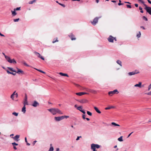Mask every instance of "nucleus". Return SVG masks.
Returning a JSON list of instances; mask_svg holds the SVG:
<instances>
[{
  "label": "nucleus",
  "mask_w": 151,
  "mask_h": 151,
  "mask_svg": "<svg viewBox=\"0 0 151 151\" xmlns=\"http://www.w3.org/2000/svg\"><path fill=\"white\" fill-rule=\"evenodd\" d=\"M47 110L50 111L53 115H55L57 114H63V112L58 109L52 108L48 109Z\"/></svg>",
  "instance_id": "1"
},
{
  "label": "nucleus",
  "mask_w": 151,
  "mask_h": 151,
  "mask_svg": "<svg viewBox=\"0 0 151 151\" xmlns=\"http://www.w3.org/2000/svg\"><path fill=\"white\" fill-rule=\"evenodd\" d=\"M16 68L17 69V71L14 70L13 68L10 67L8 68V69L11 71L14 72L19 74L21 73L22 74H24V72L23 70L17 68Z\"/></svg>",
  "instance_id": "2"
},
{
  "label": "nucleus",
  "mask_w": 151,
  "mask_h": 151,
  "mask_svg": "<svg viewBox=\"0 0 151 151\" xmlns=\"http://www.w3.org/2000/svg\"><path fill=\"white\" fill-rule=\"evenodd\" d=\"M100 147V146L98 144H92L91 145V149L93 151H97L96 148L98 149Z\"/></svg>",
  "instance_id": "3"
},
{
  "label": "nucleus",
  "mask_w": 151,
  "mask_h": 151,
  "mask_svg": "<svg viewBox=\"0 0 151 151\" xmlns=\"http://www.w3.org/2000/svg\"><path fill=\"white\" fill-rule=\"evenodd\" d=\"M118 93H119V92L118 90L117 89H115L113 91H109L108 92V94L109 96H111L113 95L115 93L117 94Z\"/></svg>",
  "instance_id": "4"
},
{
  "label": "nucleus",
  "mask_w": 151,
  "mask_h": 151,
  "mask_svg": "<svg viewBox=\"0 0 151 151\" xmlns=\"http://www.w3.org/2000/svg\"><path fill=\"white\" fill-rule=\"evenodd\" d=\"M145 9L147 12L151 15V7H148L146 5L145 6Z\"/></svg>",
  "instance_id": "5"
},
{
  "label": "nucleus",
  "mask_w": 151,
  "mask_h": 151,
  "mask_svg": "<svg viewBox=\"0 0 151 151\" xmlns=\"http://www.w3.org/2000/svg\"><path fill=\"white\" fill-rule=\"evenodd\" d=\"M115 40V41H116V40L115 38H114L112 36L110 35L109 38H108V40L109 42H114V40Z\"/></svg>",
  "instance_id": "6"
},
{
  "label": "nucleus",
  "mask_w": 151,
  "mask_h": 151,
  "mask_svg": "<svg viewBox=\"0 0 151 151\" xmlns=\"http://www.w3.org/2000/svg\"><path fill=\"white\" fill-rule=\"evenodd\" d=\"M139 73V71L137 70H135L134 71L129 72L128 73L129 76H131L133 75H135V74H137Z\"/></svg>",
  "instance_id": "7"
},
{
  "label": "nucleus",
  "mask_w": 151,
  "mask_h": 151,
  "mask_svg": "<svg viewBox=\"0 0 151 151\" xmlns=\"http://www.w3.org/2000/svg\"><path fill=\"white\" fill-rule=\"evenodd\" d=\"M99 18L98 17L95 18L93 20V21L91 22L92 24L94 25H95L98 22Z\"/></svg>",
  "instance_id": "8"
},
{
  "label": "nucleus",
  "mask_w": 151,
  "mask_h": 151,
  "mask_svg": "<svg viewBox=\"0 0 151 151\" xmlns=\"http://www.w3.org/2000/svg\"><path fill=\"white\" fill-rule=\"evenodd\" d=\"M63 116H61L55 117L54 118L55 119L56 121H59L63 119Z\"/></svg>",
  "instance_id": "9"
},
{
  "label": "nucleus",
  "mask_w": 151,
  "mask_h": 151,
  "mask_svg": "<svg viewBox=\"0 0 151 151\" xmlns=\"http://www.w3.org/2000/svg\"><path fill=\"white\" fill-rule=\"evenodd\" d=\"M34 53L38 58H40L43 60H44V58L42 57L39 53L36 52H34Z\"/></svg>",
  "instance_id": "10"
},
{
  "label": "nucleus",
  "mask_w": 151,
  "mask_h": 151,
  "mask_svg": "<svg viewBox=\"0 0 151 151\" xmlns=\"http://www.w3.org/2000/svg\"><path fill=\"white\" fill-rule=\"evenodd\" d=\"M78 101L82 104H85L88 102L87 100L85 99L78 100Z\"/></svg>",
  "instance_id": "11"
},
{
  "label": "nucleus",
  "mask_w": 151,
  "mask_h": 151,
  "mask_svg": "<svg viewBox=\"0 0 151 151\" xmlns=\"http://www.w3.org/2000/svg\"><path fill=\"white\" fill-rule=\"evenodd\" d=\"M32 105L34 107H36L39 106V104L37 102L35 101H34L32 103Z\"/></svg>",
  "instance_id": "12"
},
{
  "label": "nucleus",
  "mask_w": 151,
  "mask_h": 151,
  "mask_svg": "<svg viewBox=\"0 0 151 151\" xmlns=\"http://www.w3.org/2000/svg\"><path fill=\"white\" fill-rule=\"evenodd\" d=\"M19 135H17L14 137H13L12 138L16 141H18L19 140Z\"/></svg>",
  "instance_id": "13"
},
{
  "label": "nucleus",
  "mask_w": 151,
  "mask_h": 151,
  "mask_svg": "<svg viewBox=\"0 0 151 151\" xmlns=\"http://www.w3.org/2000/svg\"><path fill=\"white\" fill-rule=\"evenodd\" d=\"M27 99V96L26 94H25V98L24 99V105H25L28 104Z\"/></svg>",
  "instance_id": "14"
},
{
  "label": "nucleus",
  "mask_w": 151,
  "mask_h": 151,
  "mask_svg": "<svg viewBox=\"0 0 151 151\" xmlns=\"http://www.w3.org/2000/svg\"><path fill=\"white\" fill-rule=\"evenodd\" d=\"M76 94L77 95L79 96H81L83 95L87 94V93H86L84 92H79V93H77Z\"/></svg>",
  "instance_id": "15"
},
{
  "label": "nucleus",
  "mask_w": 151,
  "mask_h": 151,
  "mask_svg": "<svg viewBox=\"0 0 151 151\" xmlns=\"http://www.w3.org/2000/svg\"><path fill=\"white\" fill-rule=\"evenodd\" d=\"M86 91L88 92H90L92 93H96V91L87 88Z\"/></svg>",
  "instance_id": "16"
},
{
  "label": "nucleus",
  "mask_w": 151,
  "mask_h": 151,
  "mask_svg": "<svg viewBox=\"0 0 151 151\" xmlns=\"http://www.w3.org/2000/svg\"><path fill=\"white\" fill-rule=\"evenodd\" d=\"M141 85L142 83L141 82H139L138 84H137L134 85V86L135 87H138L140 88H141L142 87Z\"/></svg>",
  "instance_id": "17"
},
{
  "label": "nucleus",
  "mask_w": 151,
  "mask_h": 151,
  "mask_svg": "<svg viewBox=\"0 0 151 151\" xmlns=\"http://www.w3.org/2000/svg\"><path fill=\"white\" fill-rule=\"evenodd\" d=\"M69 36L72 40H75L76 39V38L74 37V35L72 34H71Z\"/></svg>",
  "instance_id": "18"
},
{
  "label": "nucleus",
  "mask_w": 151,
  "mask_h": 151,
  "mask_svg": "<svg viewBox=\"0 0 151 151\" xmlns=\"http://www.w3.org/2000/svg\"><path fill=\"white\" fill-rule=\"evenodd\" d=\"M5 58L7 60V61L9 63L11 60V59H10V58L8 56L5 55Z\"/></svg>",
  "instance_id": "19"
},
{
  "label": "nucleus",
  "mask_w": 151,
  "mask_h": 151,
  "mask_svg": "<svg viewBox=\"0 0 151 151\" xmlns=\"http://www.w3.org/2000/svg\"><path fill=\"white\" fill-rule=\"evenodd\" d=\"M94 108L97 112L99 114L101 113V111H99V110L98 109L97 107H96V106H94Z\"/></svg>",
  "instance_id": "20"
},
{
  "label": "nucleus",
  "mask_w": 151,
  "mask_h": 151,
  "mask_svg": "<svg viewBox=\"0 0 151 151\" xmlns=\"http://www.w3.org/2000/svg\"><path fill=\"white\" fill-rule=\"evenodd\" d=\"M12 15L13 16H15L17 14V13L16 12V10L14 9V11H11Z\"/></svg>",
  "instance_id": "21"
},
{
  "label": "nucleus",
  "mask_w": 151,
  "mask_h": 151,
  "mask_svg": "<svg viewBox=\"0 0 151 151\" xmlns=\"http://www.w3.org/2000/svg\"><path fill=\"white\" fill-rule=\"evenodd\" d=\"M59 74L60 75L63 76H66L67 77H69L68 75V74H67L64 73H60Z\"/></svg>",
  "instance_id": "22"
},
{
  "label": "nucleus",
  "mask_w": 151,
  "mask_h": 151,
  "mask_svg": "<svg viewBox=\"0 0 151 151\" xmlns=\"http://www.w3.org/2000/svg\"><path fill=\"white\" fill-rule=\"evenodd\" d=\"M9 63H13L14 64H16L17 63L15 60L13 59H11Z\"/></svg>",
  "instance_id": "23"
},
{
  "label": "nucleus",
  "mask_w": 151,
  "mask_h": 151,
  "mask_svg": "<svg viewBox=\"0 0 151 151\" xmlns=\"http://www.w3.org/2000/svg\"><path fill=\"white\" fill-rule=\"evenodd\" d=\"M26 107L25 105H24V106L23 107L22 109V111L24 113H25L26 112Z\"/></svg>",
  "instance_id": "24"
},
{
  "label": "nucleus",
  "mask_w": 151,
  "mask_h": 151,
  "mask_svg": "<svg viewBox=\"0 0 151 151\" xmlns=\"http://www.w3.org/2000/svg\"><path fill=\"white\" fill-rule=\"evenodd\" d=\"M111 124L112 125H114L115 126H118V127L120 126V125L119 124H117L116 123L114 122H112Z\"/></svg>",
  "instance_id": "25"
},
{
  "label": "nucleus",
  "mask_w": 151,
  "mask_h": 151,
  "mask_svg": "<svg viewBox=\"0 0 151 151\" xmlns=\"http://www.w3.org/2000/svg\"><path fill=\"white\" fill-rule=\"evenodd\" d=\"M114 108V107L113 106H109L108 107H106L105 108V109L106 110H108L109 109L112 108Z\"/></svg>",
  "instance_id": "26"
},
{
  "label": "nucleus",
  "mask_w": 151,
  "mask_h": 151,
  "mask_svg": "<svg viewBox=\"0 0 151 151\" xmlns=\"http://www.w3.org/2000/svg\"><path fill=\"white\" fill-rule=\"evenodd\" d=\"M52 144H50V147L48 151H53L54 149L53 147L52 146Z\"/></svg>",
  "instance_id": "27"
},
{
  "label": "nucleus",
  "mask_w": 151,
  "mask_h": 151,
  "mask_svg": "<svg viewBox=\"0 0 151 151\" xmlns=\"http://www.w3.org/2000/svg\"><path fill=\"white\" fill-rule=\"evenodd\" d=\"M118 140L120 142L123 141V140L122 139V136H121L120 137L118 138Z\"/></svg>",
  "instance_id": "28"
},
{
  "label": "nucleus",
  "mask_w": 151,
  "mask_h": 151,
  "mask_svg": "<svg viewBox=\"0 0 151 151\" xmlns=\"http://www.w3.org/2000/svg\"><path fill=\"white\" fill-rule=\"evenodd\" d=\"M116 63L119 65L121 66H122V62L119 60H117L116 61Z\"/></svg>",
  "instance_id": "29"
},
{
  "label": "nucleus",
  "mask_w": 151,
  "mask_h": 151,
  "mask_svg": "<svg viewBox=\"0 0 151 151\" xmlns=\"http://www.w3.org/2000/svg\"><path fill=\"white\" fill-rule=\"evenodd\" d=\"M36 0H34L32 1H30L29 2V4H32L36 2Z\"/></svg>",
  "instance_id": "30"
},
{
  "label": "nucleus",
  "mask_w": 151,
  "mask_h": 151,
  "mask_svg": "<svg viewBox=\"0 0 151 151\" xmlns=\"http://www.w3.org/2000/svg\"><path fill=\"white\" fill-rule=\"evenodd\" d=\"M138 0V1L142 3L145 6L146 5L145 4L144 1H143L142 0Z\"/></svg>",
  "instance_id": "31"
},
{
  "label": "nucleus",
  "mask_w": 151,
  "mask_h": 151,
  "mask_svg": "<svg viewBox=\"0 0 151 151\" xmlns=\"http://www.w3.org/2000/svg\"><path fill=\"white\" fill-rule=\"evenodd\" d=\"M35 69H36V70H37V71L41 72V73H44V74H45V73L44 72V71H42V70H39V69H36V68H35Z\"/></svg>",
  "instance_id": "32"
},
{
  "label": "nucleus",
  "mask_w": 151,
  "mask_h": 151,
  "mask_svg": "<svg viewBox=\"0 0 151 151\" xmlns=\"http://www.w3.org/2000/svg\"><path fill=\"white\" fill-rule=\"evenodd\" d=\"M77 109L80 111L82 109V106H79L78 107Z\"/></svg>",
  "instance_id": "33"
},
{
  "label": "nucleus",
  "mask_w": 151,
  "mask_h": 151,
  "mask_svg": "<svg viewBox=\"0 0 151 151\" xmlns=\"http://www.w3.org/2000/svg\"><path fill=\"white\" fill-rule=\"evenodd\" d=\"M119 3L118 4V5L119 6H120L121 5H124V4L123 3H121V0H119Z\"/></svg>",
  "instance_id": "34"
},
{
  "label": "nucleus",
  "mask_w": 151,
  "mask_h": 151,
  "mask_svg": "<svg viewBox=\"0 0 151 151\" xmlns=\"http://www.w3.org/2000/svg\"><path fill=\"white\" fill-rule=\"evenodd\" d=\"M87 114L89 116H91L92 115L91 113L88 111H87Z\"/></svg>",
  "instance_id": "35"
},
{
  "label": "nucleus",
  "mask_w": 151,
  "mask_h": 151,
  "mask_svg": "<svg viewBox=\"0 0 151 151\" xmlns=\"http://www.w3.org/2000/svg\"><path fill=\"white\" fill-rule=\"evenodd\" d=\"M139 9L140 10V12L142 13H143V11L142 10V8L140 7L139 6Z\"/></svg>",
  "instance_id": "36"
},
{
  "label": "nucleus",
  "mask_w": 151,
  "mask_h": 151,
  "mask_svg": "<svg viewBox=\"0 0 151 151\" xmlns=\"http://www.w3.org/2000/svg\"><path fill=\"white\" fill-rule=\"evenodd\" d=\"M12 114L16 116H17L18 115V113L15 112H13Z\"/></svg>",
  "instance_id": "37"
},
{
  "label": "nucleus",
  "mask_w": 151,
  "mask_h": 151,
  "mask_svg": "<svg viewBox=\"0 0 151 151\" xmlns=\"http://www.w3.org/2000/svg\"><path fill=\"white\" fill-rule=\"evenodd\" d=\"M141 35V34L140 32H139V33L137 35V36L138 37V38H139L140 37Z\"/></svg>",
  "instance_id": "38"
},
{
  "label": "nucleus",
  "mask_w": 151,
  "mask_h": 151,
  "mask_svg": "<svg viewBox=\"0 0 151 151\" xmlns=\"http://www.w3.org/2000/svg\"><path fill=\"white\" fill-rule=\"evenodd\" d=\"M63 119L65 118L66 119H67L69 117V116H63Z\"/></svg>",
  "instance_id": "39"
},
{
  "label": "nucleus",
  "mask_w": 151,
  "mask_h": 151,
  "mask_svg": "<svg viewBox=\"0 0 151 151\" xmlns=\"http://www.w3.org/2000/svg\"><path fill=\"white\" fill-rule=\"evenodd\" d=\"M19 18L14 19V22H18L19 21Z\"/></svg>",
  "instance_id": "40"
},
{
  "label": "nucleus",
  "mask_w": 151,
  "mask_h": 151,
  "mask_svg": "<svg viewBox=\"0 0 151 151\" xmlns=\"http://www.w3.org/2000/svg\"><path fill=\"white\" fill-rule=\"evenodd\" d=\"M12 145L14 146H15V145H18V144H17V143H16L15 142H13V143H12Z\"/></svg>",
  "instance_id": "41"
},
{
  "label": "nucleus",
  "mask_w": 151,
  "mask_h": 151,
  "mask_svg": "<svg viewBox=\"0 0 151 151\" xmlns=\"http://www.w3.org/2000/svg\"><path fill=\"white\" fill-rule=\"evenodd\" d=\"M80 111H81L82 113H83V114H86V112L84 111V110L83 109L81 110H80Z\"/></svg>",
  "instance_id": "42"
},
{
  "label": "nucleus",
  "mask_w": 151,
  "mask_h": 151,
  "mask_svg": "<svg viewBox=\"0 0 151 151\" xmlns=\"http://www.w3.org/2000/svg\"><path fill=\"white\" fill-rule=\"evenodd\" d=\"M16 11L19 10L20 9V7H17L16 9H14Z\"/></svg>",
  "instance_id": "43"
},
{
  "label": "nucleus",
  "mask_w": 151,
  "mask_h": 151,
  "mask_svg": "<svg viewBox=\"0 0 151 151\" xmlns=\"http://www.w3.org/2000/svg\"><path fill=\"white\" fill-rule=\"evenodd\" d=\"M143 18L146 21H147V17H145V16H143Z\"/></svg>",
  "instance_id": "44"
},
{
  "label": "nucleus",
  "mask_w": 151,
  "mask_h": 151,
  "mask_svg": "<svg viewBox=\"0 0 151 151\" xmlns=\"http://www.w3.org/2000/svg\"><path fill=\"white\" fill-rule=\"evenodd\" d=\"M151 88V84H150V85H149V86H148V91H149L150 89Z\"/></svg>",
  "instance_id": "45"
},
{
  "label": "nucleus",
  "mask_w": 151,
  "mask_h": 151,
  "mask_svg": "<svg viewBox=\"0 0 151 151\" xmlns=\"http://www.w3.org/2000/svg\"><path fill=\"white\" fill-rule=\"evenodd\" d=\"M127 8H131V6L130 5L127 4L126 5Z\"/></svg>",
  "instance_id": "46"
},
{
  "label": "nucleus",
  "mask_w": 151,
  "mask_h": 151,
  "mask_svg": "<svg viewBox=\"0 0 151 151\" xmlns=\"http://www.w3.org/2000/svg\"><path fill=\"white\" fill-rule=\"evenodd\" d=\"M81 136H78V137L76 139V140L77 141H78V140H79V138H81Z\"/></svg>",
  "instance_id": "47"
},
{
  "label": "nucleus",
  "mask_w": 151,
  "mask_h": 151,
  "mask_svg": "<svg viewBox=\"0 0 151 151\" xmlns=\"http://www.w3.org/2000/svg\"><path fill=\"white\" fill-rule=\"evenodd\" d=\"M11 98L13 100H14V96L12 95V94L11 95Z\"/></svg>",
  "instance_id": "48"
},
{
  "label": "nucleus",
  "mask_w": 151,
  "mask_h": 151,
  "mask_svg": "<svg viewBox=\"0 0 151 151\" xmlns=\"http://www.w3.org/2000/svg\"><path fill=\"white\" fill-rule=\"evenodd\" d=\"M58 40H57V38L56 40H53L52 41V42L53 43H54L55 42H58Z\"/></svg>",
  "instance_id": "49"
},
{
  "label": "nucleus",
  "mask_w": 151,
  "mask_h": 151,
  "mask_svg": "<svg viewBox=\"0 0 151 151\" xmlns=\"http://www.w3.org/2000/svg\"><path fill=\"white\" fill-rule=\"evenodd\" d=\"M59 4H60V5L62 6H63V7H65V5L64 4H62L61 3H59Z\"/></svg>",
  "instance_id": "50"
},
{
  "label": "nucleus",
  "mask_w": 151,
  "mask_h": 151,
  "mask_svg": "<svg viewBox=\"0 0 151 151\" xmlns=\"http://www.w3.org/2000/svg\"><path fill=\"white\" fill-rule=\"evenodd\" d=\"M85 116H86L85 114L83 115L82 117L83 119H86Z\"/></svg>",
  "instance_id": "51"
},
{
  "label": "nucleus",
  "mask_w": 151,
  "mask_h": 151,
  "mask_svg": "<svg viewBox=\"0 0 151 151\" xmlns=\"http://www.w3.org/2000/svg\"><path fill=\"white\" fill-rule=\"evenodd\" d=\"M145 94L148 95H151V91L150 92H149L147 93H145Z\"/></svg>",
  "instance_id": "52"
},
{
  "label": "nucleus",
  "mask_w": 151,
  "mask_h": 151,
  "mask_svg": "<svg viewBox=\"0 0 151 151\" xmlns=\"http://www.w3.org/2000/svg\"><path fill=\"white\" fill-rule=\"evenodd\" d=\"M24 65L26 66H29V65H27V63H25V62H24Z\"/></svg>",
  "instance_id": "53"
},
{
  "label": "nucleus",
  "mask_w": 151,
  "mask_h": 151,
  "mask_svg": "<svg viewBox=\"0 0 151 151\" xmlns=\"http://www.w3.org/2000/svg\"><path fill=\"white\" fill-rule=\"evenodd\" d=\"M10 74H12V75L14 76H15L16 75V73H14L13 72H11Z\"/></svg>",
  "instance_id": "54"
},
{
  "label": "nucleus",
  "mask_w": 151,
  "mask_h": 151,
  "mask_svg": "<svg viewBox=\"0 0 151 151\" xmlns=\"http://www.w3.org/2000/svg\"><path fill=\"white\" fill-rule=\"evenodd\" d=\"M0 35L1 36H2V37L4 36V35H3V34H2L0 32Z\"/></svg>",
  "instance_id": "55"
},
{
  "label": "nucleus",
  "mask_w": 151,
  "mask_h": 151,
  "mask_svg": "<svg viewBox=\"0 0 151 151\" xmlns=\"http://www.w3.org/2000/svg\"><path fill=\"white\" fill-rule=\"evenodd\" d=\"M6 71L8 73L10 74L11 72H10V71H9L8 70H7Z\"/></svg>",
  "instance_id": "56"
},
{
  "label": "nucleus",
  "mask_w": 151,
  "mask_h": 151,
  "mask_svg": "<svg viewBox=\"0 0 151 151\" xmlns=\"http://www.w3.org/2000/svg\"><path fill=\"white\" fill-rule=\"evenodd\" d=\"M147 1L149 3H150V4H151V1L150 0H147Z\"/></svg>",
  "instance_id": "57"
},
{
  "label": "nucleus",
  "mask_w": 151,
  "mask_h": 151,
  "mask_svg": "<svg viewBox=\"0 0 151 151\" xmlns=\"http://www.w3.org/2000/svg\"><path fill=\"white\" fill-rule=\"evenodd\" d=\"M13 148H14V149L15 150H16L17 149V148L15 146H13Z\"/></svg>",
  "instance_id": "58"
},
{
  "label": "nucleus",
  "mask_w": 151,
  "mask_h": 151,
  "mask_svg": "<svg viewBox=\"0 0 151 151\" xmlns=\"http://www.w3.org/2000/svg\"><path fill=\"white\" fill-rule=\"evenodd\" d=\"M15 96H16V97L17 98L18 96V93H15Z\"/></svg>",
  "instance_id": "59"
},
{
  "label": "nucleus",
  "mask_w": 151,
  "mask_h": 151,
  "mask_svg": "<svg viewBox=\"0 0 151 151\" xmlns=\"http://www.w3.org/2000/svg\"><path fill=\"white\" fill-rule=\"evenodd\" d=\"M133 132H131V133H130V134H129L128 135V137H129L130 136V135L131 134L133 133Z\"/></svg>",
  "instance_id": "60"
},
{
  "label": "nucleus",
  "mask_w": 151,
  "mask_h": 151,
  "mask_svg": "<svg viewBox=\"0 0 151 151\" xmlns=\"http://www.w3.org/2000/svg\"><path fill=\"white\" fill-rule=\"evenodd\" d=\"M135 6L136 7H137L138 6V4H135Z\"/></svg>",
  "instance_id": "61"
},
{
  "label": "nucleus",
  "mask_w": 151,
  "mask_h": 151,
  "mask_svg": "<svg viewBox=\"0 0 151 151\" xmlns=\"http://www.w3.org/2000/svg\"><path fill=\"white\" fill-rule=\"evenodd\" d=\"M140 27L141 28H142V29H145V27L143 26H141Z\"/></svg>",
  "instance_id": "62"
},
{
  "label": "nucleus",
  "mask_w": 151,
  "mask_h": 151,
  "mask_svg": "<svg viewBox=\"0 0 151 151\" xmlns=\"http://www.w3.org/2000/svg\"><path fill=\"white\" fill-rule=\"evenodd\" d=\"M16 93V91H15L13 92V93L12 94V95H13L14 96V95H15V93Z\"/></svg>",
  "instance_id": "63"
},
{
  "label": "nucleus",
  "mask_w": 151,
  "mask_h": 151,
  "mask_svg": "<svg viewBox=\"0 0 151 151\" xmlns=\"http://www.w3.org/2000/svg\"><path fill=\"white\" fill-rule=\"evenodd\" d=\"M111 2H113V3H115V2H116V1H115L112 0L111 1Z\"/></svg>",
  "instance_id": "64"
}]
</instances>
